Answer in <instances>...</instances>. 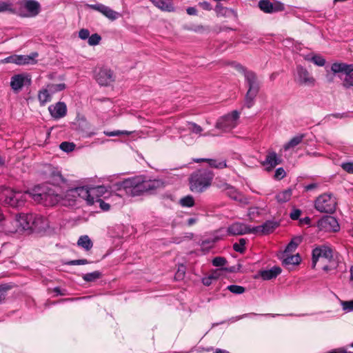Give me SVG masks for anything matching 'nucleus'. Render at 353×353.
I'll return each mask as SVG.
<instances>
[{
	"label": "nucleus",
	"instance_id": "f257e3e1",
	"mask_svg": "<svg viewBox=\"0 0 353 353\" xmlns=\"http://www.w3.org/2000/svg\"><path fill=\"white\" fill-rule=\"evenodd\" d=\"M28 194L32 199L46 206L54 205L61 202V196L56 194L52 189L47 191L41 187H36L31 191L24 193L15 192L11 188L0 187V204L14 208L22 205L26 200V195Z\"/></svg>",
	"mask_w": 353,
	"mask_h": 353
},
{
	"label": "nucleus",
	"instance_id": "f03ea898",
	"mask_svg": "<svg viewBox=\"0 0 353 353\" xmlns=\"http://www.w3.org/2000/svg\"><path fill=\"white\" fill-rule=\"evenodd\" d=\"M214 174L205 170L193 174L190 179V188L192 192H202L210 186Z\"/></svg>",
	"mask_w": 353,
	"mask_h": 353
},
{
	"label": "nucleus",
	"instance_id": "7ed1b4c3",
	"mask_svg": "<svg viewBox=\"0 0 353 353\" xmlns=\"http://www.w3.org/2000/svg\"><path fill=\"white\" fill-rule=\"evenodd\" d=\"M141 182L142 176L128 178L116 183L117 190H123L128 195L132 196H139L143 193Z\"/></svg>",
	"mask_w": 353,
	"mask_h": 353
},
{
	"label": "nucleus",
	"instance_id": "20e7f679",
	"mask_svg": "<svg viewBox=\"0 0 353 353\" xmlns=\"http://www.w3.org/2000/svg\"><path fill=\"white\" fill-rule=\"evenodd\" d=\"M104 187L98 186L91 188L79 187L69 190L68 195L73 197L81 198L85 200L89 205H92L95 202V196H99V194L103 193Z\"/></svg>",
	"mask_w": 353,
	"mask_h": 353
},
{
	"label": "nucleus",
	"instance_id": "39448f33",
	"mask_svg": "<svg viewBox=\"0 0 353 353\" xmlns=\"http://www.w3.org/2000/svg\"><path fill=\"white\" fill-rule=\"evenodd\" d=\"M320 258L326 259L332 263L338 261V253L328 244L319 245L312 250V268H314Z\"/></svg>",
	"mask_w": 353,
	"mask_h": 353
},
{
	"label": "nucleus",
	"instance_id": "423d86ee",
	"mask_svg": "<svg viewBox=\"0 0 353 353\" xmlns=\"http://www.w3.org/2000/svg\"><path fill=\"white\" fill-rule=\"evenodd\" d=\"M239 117L240 112L237 110H233L219 118L215 123V128L223 132H230L238 125Z\"/></svg>",
	"mask_w": 353,
	"mask_h": 353
},
{
	"label": "nucleus",
	"instance_id": "0eeeda50",
	"mask_svg": "<svg viewBox=\"0 0 353 353\" xmlns=\"http://www.w3.org/2000/svg\"><path fill=\"white\" fill-rule=\"evenodd\" d=\"M336 206V199L331 194H323L319 196L315 202V208L321 212L332 213Z\"/></svg>",
	"mask_w": 353,
	"mask_h": 353
},
{
	"label": "nucleus",
	"instance_id": "6e6552de",
	"mask_svg": "<svg viewBox=\"0 0 353 353\" xmlns=\"http://www.w3.org/2000/svg\"><path fill=\"white\" fill-rule=\"evenodd\" d=\"M19 6V14L22 17H34L41 11V5L35 0H22Z\"/></svg>",
	"mask_w": 353,
	"mask_h": 353
},
{
	"label": "nucleus",
	"instance_id": "1a4fd4ad",
	"mask_svg": "<svg viewBox=\"0 0 353 353\" xmlns=\"http://www.w3.org/2000/svg\"><path fill=\"white\" fill-rule=\"evenodd\" d=\"M294 81L299 85L305 87H313L316 83L315 79L310 72L301 65L296 66Z\"/></svg>",
	"mask_w": 353,
	"mask_h": 353
},
{
	"label": "nucleus",
	"instance_id": "9d476101",
	"mask_svg": "<svg viewBox=\"0 0 353 353\" xmlns=\"http://www.w3.org/2000/svg\"><path fill=\"white\" fill-rule=\"evenodd\" d=\"M245 79L248 83L249 89L246 94V105L248 108L252 107L253 101L259 91V84L254 72L248 71L245 73Z\"/></svg>",
	"mask_w": 353,
	"mask_h": 353
},
{
	"label": "nucleus",
	"instance_id": "9b49d317",
	"mask_svg": "<svg viewBox=\"0 0 353 353\" xmlns=\"http://www.w3.org/2000/svg\"><path fill=\"white\" fill-rule=\"evenodd\" d=\"M17 218L22 232L29 230L41 229L42 228L39 225V222L41 221V219L33 214H20L17 215Z\"/></svg>",
	"mask_w": 353,
	"mask_h": 353
},
{
	"label": "nucleus",
	"instance_id": "f8f14e48",
	"mask_svg": "<svg viewBox=\"0 0 353 353\" xmlns=\"http://www.w3.org/2000/svg\"><path fill=\"white\" fill-rule=\"evenodd\" d=\"M65 89L63 83L50 84L46 88L39 90L38 93V99L41 105L50 102L52 99V95L57 92L61 91Z\"/></svg>",
	"mask_w": 353,
	"mask_h": 353
},
{
	"label": "nucleus",
	"instance_id": "ddd939ff",
	"mask_svg": "<svg viewBox=\"0 0 353 353\" xmlns=\"http://www.w3.org/2000/svg\"><path fill=\"white\" fill-rule=\"evenodd\" d=\"M31 83V79L29 75L26 74H19L12 77L10 81V86L15 92H19L23 87L29 85Z\"/></svg>",
	"mask_w": 353,
	"mask_h": 353
},
{
	"label": "nucleus",
	"instance_id": "4468645a",
	"mask_svg": "<svg viewBox=\"0 0 353 353\" xmlns=\"http://www.w3.org/2000/svg\"><path fill=\"white\" fill-rule=\"evenodd\" d=\"M318 227L327 232H336L339 229L337 220L332 216H325L321 219L318 222Z\"/></svg>",
	"mask_w": 353,
	"mask_h": 353
},
{
	"label": "nucleus",
	"instance_id": "2eb2a0df",
	"mask_svg": "<svg viewBox=\"0 0 353 353\" xmlns=\"http://www.w3.org/2000/svg\"><path fill=\"white\" fill-rule=\"evenodd\" d=\"M88 8L92 9L94 10L98 11L102 14H103L108 19L114 21L119 17V13L113 10L110 7L106 6L101 3L97 4H88L87 5Z\"/></svg>",
	"mask_w": 353,
	"mask_h": 353
},
{
	"label": "nucleus",
	"instance_id": "dca6fc26",
	"mask_svg": "<svg viewBox=\"0 0 353 353\" xmlns=\"http://www.w3.org/2000/svg\"><path fill=\"white\" fill-rule=\"evenodd\" d=\"M96 79L100 85H108L114 80L113 72L108 68H102L97 73Z\"/></svg>",
	"mask_w": 353,
	"mask_h": 353
},
{
	"label": "nucleus",
	"instance_id": "f3484780",
	"mask_svg": "<svg viewBox=\"0 0 353 353\" xmlns=\"http://www.w3.org/2000/svg\"><path fill=\"white\" fill-rule=\"evenodd\" d=\"M228 232L231 235L252 234V228L244 223L237 222L228 227Z\"/></svg>",
	"mask_w": 353,
	"mask_h": 353
},
{
	"label": "nucleus",
	"instance_id": "a211bd4d",
	"mask_svg": "<svg viewBox=\"0 0 353 353\" xmlns=\"http://www.w3.org/2000/svg\"><path fill=\"white\" fill-rule=\"evenodd\" d=\"M277 226L276 222L268 221L261 225L252 227V234H268L272 232Z\"/></svg>",
	"mask_w": 353,
	"mask_h": 353
},
{
	"label": "nucleus",
	"instance_id": "6ab92c4d",
	"mask_svg": "<svg viewBox=\"0 0 353 353\" xmlns=\"http://www.w3.org/2000/svg\"><path fill=\"white\" fill-rule=\"evenodd\" d=\"M48 110L52 117L55 119L63 117L67 112L66 105L62 102H58L55 105L49 106Z\"/></svg>",
	"mask_w": 353,
	"mask_h": 353
},
{
	"label": "nucleus",
	"instance_id": "aec40b11",
	"mask_svg": "<svg viewBox=\"0 0 353 353\" xmlns=\"http://www.w3.org/2000/svg\"><path fill=\"white\" fill-rule=\"evenodd\" d=\"M280 163L281 160L277 157L276 153L274 152H268L265 161L262 163V165L265 167V169L268 171H270Z\"/></svg>",
	"mask_w": 353,
	"mask_h": 353
},
{
	"label": "nucleus",
	"instance_id": "412c9836",
	"mask_svg": "<svg viewBox=\"0 0 353 353\" xmlns=\"http://www.w3.org/2000/svg\"><path fill=\"white\" fill-rule=\"evenodd\" d=\"M141 183L143 193L148 191H153L164 186L163 182L161 180H145L143 176Z\"/></svg>",
	"mask_w": 353,
	"mask_h": 353
},
{
	"label": "nucleus",
	"instance_id": "4be33fe9",
	"mask_svg": "<svg viewBox=\"0 0 353 353\" xmlns=\"http://www.w3.org/2000/svg\"><path fill=\"white\" fill-rule=\"evenodd\" d=\"M331 70L334 73L342 72L345 75H350L353 72V64L334 63L332 65Z\"/></svg>",
	"mask_w": 353,
	"mask_h": 353
},
{
	"label": "nucleus",
	"instance_id": "5701e85b",
	"mask_svg": "<svg viewBox=\"0 0 353 353\" xmlns=\"http://www.w3.org/2000/svg\"><path fill=\"white\" fill-rule=\"evenodd\" d=\"M225 194L230 197L232 199L236 201L243 204L248 203V199L238 192L234 187L230 185L225 191Z\"/></svg>",
	"mask_w": 353,
	"mask_h": 353
},
{
	"label": "nucleus",
	"instance_id": "b1692460",
	"mask_svg": "<svg viewBox=\"0 0 353 353\" xmlns=\"http://www.w3.org/2000/svg\"><path fill=\"white\" fill-rule=\"evenodd\" d=\"M187 128L188 130L192 134L197 135L198 137H208V136H214L210 131L205 133H203V128L194 122H187Z\"/></svg>",
	"mask_w": 353,
	"mask_h": 353
},
{
	"label": "nucleus",
	"instance_id": "393cba45",
	"mask_svg": "<svg viewBox=\"0 0 353 353\" xmlns=\"http://www.w3.org/2000/svg\"><path fill=\"white\" fill-rule=\"evenodd\" d=\"M37 57L38 54L37 52H33L30 55H16V64H33L36 63L35 59Z\"/></svg>",
	"mask_w": 353,
	"mask_h": 353
},
{
	"label": "nucleus",
	"instance_id": "a878e982",
	"mask_svg": "<svg viewBox=\"0 0 353 353\" xmlns=\"http://www.w3.org/2000/svg\"><path fill=\"white\" fill-rule=\"evenodd\" d=\"M157 8L163 11L173 12L174 10L172 0H150Z\"/></svg>",
	"mask_w": 353,
	"mask_h": 353
},
{
	"label": "nucleus",
	"instance_id": "bb28decb",
	"mask_svg": "<svg viewBox=\"0 0 353 353\" xmlns=\"http://www.w3.org/2000/svg\"><path fill=\"white\" fill-rule=\"evenodd\" d=\"M5 227L6 231L9 233L22 232L21 228L19 227V221L17 220V216L12 220L7 222Z\"/></svg>",
	"mask_w": 353,
	"mask_h": 353
},
{
	"label": "nucleus",
	"instance_id": "cd10ccee",
	"mask_svg": "<svg viewBox=\"0 0 353 353\" xmlns=\"http://www.w3.org/2000/svg\"><path fill=\"white\" fill-rule=\"evenodd\" d=\"M195 161L197 163L201 161H206L209 163L210 166L218 169H223L227 167L225 161H218L216 159H199L195 160Z\"/></svg>",
	"mask_w": 353,
	"mask_h": 353
},
{
	"label": "nucleus",
	"instance_id": "c85d7f7f",
	"mask_svg": "<svg viewBox=\"0 0 353 353\" xmlns=\"http://www.w3.org/2000/svg\"><path fill=\"white\" fill-rule=\"evenodd\" d=\"M281 272L279 267H273L270 270H264L261 272V276L264 280H270L276 277Z\"/></svg>",
	"mask_w": 353,
	"mask_h": 353
},
{
	"label": "nucleus",
	"instance_id": "c756f323",
	"mask_svg": "<svg viewBox=\"0 0 353 353\" xmlns=\"http://www.w3.org/2000/svg\"><path fill=\"white\" fill-rule=\"evenodd\" d=\"M292 194V190L287 189L276 194L275 198L279 203H283L290 200Z\"/></svg>",
	"mask_w": 353,
	"mask_h": 353
},
{
	"label": "nucleus",
	"instance_id": "7c9ffc66",
	"mask_svg": "<svg viewBox=\"0 0 353 353\" xmlns=\"http://www.w3.org/2000/svg\"><path fill=\"white\" fill-rule=\"evenodd\" d=\"M304 138L303 134H300L292 138L288 143L283 145V150L287 151L291 148H295L299 143H301Z\"/></svg>",
	"mask_w": 353,
	"mask_h": 353
},
{
	"label": "nucleus",
	"instance_id": "2f4dec72",
	"mask_svg": "<svg viewBox=\"0 0 353 353\" xmlns=\"http://www.w3.org/2000/svg\"><path fill=\"white\" fill-rule=\"evenodd\" d=\"M77 245L86 251L90 250L93 246V243L88 235L81 236L77 241Z\"/></svg>",
	"mask_w": 353,
	"mask_h": 353
},
{
	"label": "nucleus",
	"instance_id": "473e14b6",
	"mask_svg": "<svg viewBox=\"0 0 353 353\" xmlns=\"http://www.w3.org/2000/svg\"><path fill=\"white\" fill-rule=\"evenodd\" d=\"M259 6L261 10L267 13H272L275 11L272 3L267 0H261Z\"/></svg>",
	"mask_w": 353,
	"mask_h": 353
},
{
	"label": "nucleus",
	"instance_id": "72a5a7b5",
	"mask_svg": "<svg viewBox=\"0 0 353 353\" xmlns=\"http://www.w3.org/2000/svg\"><path fill=\"white\" fill-rule=\"evenodd\" d=\"M302 241V239L301 236H296L292 239V241L289 243L288 245L285 252H292L296 250L297 246L301 243Z\"/></svg>",
	"mask_w": 353,
	"mask_h": 353
},
{
	"label": "nucleus",
	"instance_id": "f704fd0d",
	"mask_svg": "<svg viewBox=\"0 0 353 353\" xmlns=\"http://www.w3.org/2000/svg\"><path fill=\"white\" fill-rule=\"evenodd\" d=\"M301 261V257L299 254L291 255L283 259V263L285 265H297Z\"/></svg>",
	"mask_w": 353,
	"mask_h": 353
},
{
	"label": "nucleus",
	"instance_id": "c9c22d12",
	"mask_svg": "<svg viewBox=\"0 0 353 353\" xmlns=\"http://www.w3.org/2000/svg\"><path fill=\"white\" fill-rule=\"evenodd\" d=\"M101 276V274L99 271H94L91 273L85 274L83 275L82 278L85 281L87 282H92L99 279Z\"/></svg>",
	"mask_w": 353,
	"mask_h": 353
},
{
	"label": "nucleus",
	"instance_id": "e433bc0d",
	"mask_svg": "<svg viewBox=\"0 0 353 353\" xmlns=\"http://www.w3.org/2000/svg\"><path fill=\"white\" fill-rule=\"evenodd\" d=\"M69 190L65 193L64 198L61 196V202L63 205H71L72 203L77 199V197H73L68 195Z\"/></svg>",
	"mask_w": 353,
	"mask_h": 353
},
{
	"label": "nucleus",
	"instance_id": "4c0bfd02",
	"mask_svg": "<svg viewBox=\"0 0 353 353\" xmlns=\"http://www.w3.org/2000/svg\"><path fill=\"white\" fill-rule=\"evenodd\" d=\"M105 135L108 137H114V136H119V135H130L132 134H137L135 131H127V130H117V131H112V132H104Z\"/></svg>",
	"mask_w": 353,
	"mask_h": 353
},
{
	"label": "nucleus",
	"instance_id": "58836bf2",
	"mask_svg": "<svg viewBox=\"0 0 353 353\" xmlns=\"http://www.w3.org/2000/svg\"><path fill=\"white\" fill-rule=\"evenodd\" d=\"M180 203L183 207H192L194 205V200L192 196H186L180 200Z\"/></svg>",
	"mask_w": 353,
	"mask_h": 353
},
{
	"label": "nucleus",
	"instance_id": "ea45409f",
	"mask_svg": "<svg viewBox=\"0 0 353 353\" xmlns=\"http://www.w3.org/2000/svg\"><path fill=\"white\" fill-rule=\"evenodd\" d=\"M246 243V240L245 239H241L239 241V243H235L233 245V248L235 251L243 253L245 250V245Z\"/></svg>",
	"mask_w": 353,
	"mask_h": 353
},
{
	"label": "nucleus",
	"instance_id": "a19ab883",
	"mask_svg": "<svg viewBox=\"0 0 353 353\" xmlns=\"http://www.w3.org/2000/svg\"><path fill=\"white\" fill-rule=\"evenodd\" d=\"M311 61L318 66H323L325 63V59L319 54H313L311 57Z\"/></svg>",
	"mask_w": 353,
	"mask_h": 353
},
{
	"label": "nucleus",
	"instance_id": "79ce46f5",
	"mask_svg": "<svg viewBox=\"0 0 353 353\" xmlns=\"http://www.w3.org/2000/svg\"><path fill=\"white\" fill-rule=\"evenodd\" d=\"M101 40V36L95 33L89 37L88 43L90 46H96L99 43Z\"/></svg>",
	"mask_w": 353,
	"mask_h": 353
},
{
	"label": "nucleus",
	"instance_id": "37998d69",
	"mask_svg": "<svg viewBox=\"0 0 353 353\" xmlns=\"http://www.w3.org/2000/svg\"><path fill=\"white\" fill-rule=\"evenodd\" d=\"M228 289L232 293L236 294H241L245 292V288L240 285H231L228 286Z\"/></svg>",
	"mask_w": 353,
	"mask_h": 353
},
{
	"label": "nucleus",
	"instance_id": "c03bdc74",
	"mask_svg": "<svg viewBox=\"0 0 353 353\" xmlns=\"http://www.w3.org/2000/svg\"><path fill=\"white\" fill-rule=\"evenodd\" d=\"M14 12L11 3L8 2L0 1V12Z\"/></svg>",
	"mask_w": 353,
	"mask_h": 353
},
{
	"label": "nucleus",
	"instance_id": "a18cd8bd",
	"mask_svg": "<svg viewBox=\"0 0 353 353\" xmlns=\"http://www.w3.org/2000/svg\"><path fill=\"white\" fill-rule=\"evenodd\" d=\"M74 144L72 143L63 142L60 144V148L64 152H71L74 149Z\"/></svg>",
	"mask_w": 353,
	"mask_h": 353
},
{
	"label": "nucleus",
	"instance_id": "49530a36",
	"mask_svg": "<svg viewBox=\"0 0 353 353\" xmlns=\"http://www.w3.org/2000/svg\"><path fill=\"white\" fill-rule=\"evenodd\" d=\"M343 85L345 88H350L353 86V73L350 75H345V77L343 79Z\"/></svg>",
	"mask_w": 353,
	"mask_h": 353
},
{
	"label": "nucleus",
	"instance_id": "de8ad7c7",
	"mask_svg": "<svg viewBox=\"0 0 353 353\" xmlns=\"http://www.w3.org/2000/svg\"><path fill=\"white\" fill-rule=\"evenodd\" d=\"M185 274V267L183 265H180L178 267V270L175 274V278L177 280H181L184 278Z\"/></svg>",
	"mask_w": 353,
	"mask_h": 353
},
{
	"label": "nucleus",
	"instance_id": "09e8293b",
	"mask_svg": "<svg viewBox=\"0 0 353 353\" xmlns=\"http://www.w3.org/2000/svg\"><path fill=\"white\" fill-rule=\"evenodd\" d=\"M227 261L225 258L218 256L215 257L212 261L213 265L216 267L223 266L226 263Z\"/></svg>",
	"mask_w": 353,
	"mask_h": 353
},
{
	"label": "nucleus",
	"instance_id": "8fccbe9b",
	"mask_svg": "<svg viewBox=\"0 0 353 353\" xmlns=\"http://www.w3.org/2000/svg\"><path fill=\"white\" fill-rule=\"evenodd\" d=\"M218 276H219V275L217 274V273L214 272V273L212 274L211 275H210L209 276L204 278L203 279V283L205 285L208 286L212 283V280L216 279L218 278Z\"/></svg>",
	"mask_w": 353,
	"mask_h": 353
},
{
	"label": "nucleus",
	"instance_id": "3c124183",
	"mask_svg": "<svg viewBox=\"0 0 353 353\" xmlns=\"http://www.w3.org/2000/svg\"><path fill=\"white\" fill-rule=\"evenodd\" d=\"M343 310L347 312L353 311V300L350 301H342Z\"/></svg>",
	"mask_w": 353,
	"mask_h": 353
},
{
	"label": "nucleus",
	"instance_id": "603ef678",
	"mask_svg": "<svg viewBox=\"0 0 353 353\" xmlns=\"http://www.w3.org/2000/svg\"><path fill=\"white\" fill-rule=\"evenodd\" d=\"M215 185L218 188H219L220 190H221V191L224 192H225V191L228 190V188H229V186L230 185L222 181H216Z\"/></svg>",
	"mask_w": 353,
	"mask_h": 353
},
{
	"label": "nucleus",
	"instance_id": "864d4df0",
	"mask_svg": "<svg viewBox=\"0 0 353 353\" xmlns=\"http://www.w3.org/2000/svg\"><path fill=\"white\" fill-rule=\"evenodd\" d=\"M285 176V171L283 168H279L276 169L275 174H274V178L276 179H281Z\"/></svg>",
	"mask_w": 353,
	"mask_h": 353
},
{
	"label": "nucleus",
	"instance_id": "5fc2aeb1",
	"mask_svg": "<svg viewBox=\"0 0 353 353\" xmlns=\"http://www.w3.org/2000/svg\"><path fill=\"white\" fill-rule=\"evenodd\" d=\"M341 167L347 172L353 174V163H342Z\"/></svg>",
	"mask_w": 353,
	"mask_h": 353
},
{
	"label": "nucleus",
	"instance_id": "6e6d98bb",
	"mask_svg": "<svg viewBox=\"0 0 353 353\" xmlns=\"http://www.w3.org/2000/svg\"><path fill=\"white\" fill-rule=\"evenodd\" d=\"M79 37L83 40L87 39L90 37V32L88 29H81L79 32Z\"/></svg>",
	"mask_w": 353,
	"mask_h": 353
},
{
	"label": "nucleus",
	"instance_id": "4d7b16f0",
	"mask_svg": "<svg viewBox=\"0 0 353 353\" xmlns=\"http://www.w3.org/2000/svg\"><path fill=\"white\" fill-rule=\"evenodd\" d=\"M95 202H98L100 208L103 210H108L110 209V205L100 199L95 198Z\"/></svg>",
	"mask_w": 353,
	"mask_h": 353
},
{
	"label": "nucleus",
	"instance_id": "13d9d810",
	"mask_svg": "<svg viewBox=\"0 0 353 353\" xmlns=\"http://www.w3.org/2000/svg\"><path fill=\"white\" fill-rule=\"evenodd\" d=\"M301 214V212L300 210H298V209H296V210H294L290 214V218L292 219V220H297L300 215Z\"/></svg>",
	"mask_w": 353,
	"mask_h": 353
},
{
	"label": "nucleus",
	"instance_id": "bf43d9fd",
	"mask_svg": "<svg viewBox=\"0 0 353 353\" xmlns=\"http://www.w3.org/2000/svg\"><path fill=\"white\" fill-rule=\"evenodd\" d=\"M3 63H16V55H12L10 57H8L5 58L4 59L1 61Z\"/></svg>",
	"mask_w": 353,
	"mask_h": 353
},
{
	"label": "nucleus",
	"instance_id": "052dcab7",
	"mask_svg": "<svg viewBox=\"0 0 353 353\" xmlns=\"http://www.w3.org/2000/svg\"><path fill=\"white\" fill-rule=\"evenodd\" d=\"M70 265H85L89 263L86 259L73 260L68 263Z\"/></svg>",
	"mask_w": 353,
	"mask_h": 353
},
{
	"label": "nucleus",
	"instance_id": "680f3d73",
	"mask_svg": "<svg viewBox=\"0 0 353 353\" xmlns=\"http://www.w3.org/2000/svg\"><path fill=\"white\" fill-rule=\"evenodd\" d=\"M332 263H333V264L331 265H325L323 267V270H325L326 272H328V271H330L331 270L336 269L337 268V266H338V261H334Z\"/></svg>",
	"mask_w": 353,
	"mask_h": 353
},
{
	"label": "nucleus",
	"instance_id": "e2e57ef3",
	"mask_svg": "<svg viewBox=\"0 0 353 353\" xmlns=\"http://www.w3.org/2000/svg\"><path fill=\"white\" fill-rule=\"evenodd\" d=\"M53 177L54 178V183H59L63 181V178L59 172H56L53 174Z\"/></svg>",
	"mask_w": 353,
	"mask_h": 353
},
{
	"label": "nucleus",
	"instance_id": "0e129e2a",
	"mask_svg": "<svg viewBox=\"0 0 353 353\" xmlns=\"http://www.w3.org/2000/svg\"><path fill=\"white\" fill-rule=\"evenodd\" d=\"M214 242H215V240H212V241L206 240V241H203L201 245H202L203 248H211L213 245V243Z\"/></svg>",
	"mask_w": 353,
	"mask_h": 353
},
{
	"label": "nucleus",
	"instance_id": "69168bd1",
	"mask_svg": "<svg viewBox=\"0 0 353 353\" xmlns=\"http://www.w3.org/2000/svg\"><path fill=\"white\" fill-rule=\"evenodd\" d=\"M199 6L203 9L206 10H210L212 9L211 5L207 1H203V2L200 3Z\"/></svg>",
	"mask_w": 353,
	"mask_h": 353
},
{
	"label": "nucleus",
	"instance_id": "338daca9",
	"mask_svg": "<svg viewBox=\"0 0 353 353\" xmlns=\"http://www.w3.org/2000/svg\"><path fill=\"white\" fill-rule=\"evenodd\" d=\"M6 290V288L0 287V301L5 299Z\"/></svg>",
	"mask_w": 353,
	"mask_h": 353
},
{
	"label": "nucleus",
	"instance_id": "774afa93",
	"mask_svg": "<svg viewBox=\"0 0 353 353\" xmlns=\"http://www.w3.org/2000/svg\"><path fill=\"white\" fill-rule=\"evenodd\" d=\"M196 8L193 7H190L187 9V13L190 15H196Z\"/></svg>",
	"mask_w": 353,
	"mask_h": 353
}]
</instances>
